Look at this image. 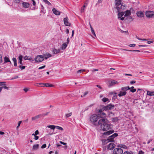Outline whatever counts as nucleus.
<instances>
[{
	"label": "nucleus",
	"mask_w": 154,
	"mask_h": 154,
	"mask_svg": "<svg viewBox=\"0 0 154 154\" xmlns=\"http://www.w3.org/2000/svg\"><path fill=\"white\" fill-rule=\"evenodd\" d=\"M49 112H47L46 113L42 114V117L43 116H45L49 114Z\"/></svg>",
	"instance_id": "51"
},
{
	"label": "nucleus",
	"mask_w": 154,
	"mask_h": 154,
	"mask_svg": "<svg viewBox=\"0 0 154 154\" xmlns=\"http://www.w3.org/2000/svg\"><path fill=\"white\" fill-rule=\"evenodd\" d=\"M67 44L66 43H65L63 44L62 46L61 47L62 49H64L67 46Z\"/></svg>",
	"instance_id": "29"
},
{
	"label": "nucleus",
	"mask_w": 154,
	"mask_h": 154,
	"mask_svg": "<svg viewBox=\"0 0 154 154\" xmlns=\"http://www.w3.org/2000/svg\"><path fill=\"white\" fill-rule=\"evenodd\" d=\"M52 11L53 13L56 15H58L60 14V12L57 10L55 8H53L52 9Z\"/></svg>",
	"instance_id": "15"
},
{
	"label": "nucleus",
	"mask_w": 154,
	"mask_h": 154,
	"mask_svg": "<svg viewBox=\"0 0 154 154\" xmlns=\"http://www.w3.org/2000/svg\"><path fill=\"white\" fill-rule=\"evenodd\" d=\"M97 115L99 116V118L100 119L104 118L106 116V114L105 113L103 112L99 113L97 114Z\"/></svg>",
	"instance_id": "11"
},
{
	"label": "nucleus",
	"mask_w": 154,
	"mask_h": 154,
	"mask_svg": "<svg viewBox=\"0 0 154 154\" xmlns=\"http://www.w3.org/2000/svg\"><path fill=\"white\" fill-rule=\"evenodd\" d=\"M64 23L65 26H70L71 23L69 22L68 19L67 17H65L63 19Z\"/></svg>",
	"instance_id": "9"
},
{
	"label": "nucleus",
	"mask_w": 154,
	"mask_h": 154,
	"mask_svg": "<svg viewBox=\"0 0 154 154\" xmlns=\"http://www.w3.org/2000/svg\"><path fill=\"white\" fill-rule=\"evenodd\" d=\"M126 93H127V92L125 91H121L119 92L118 95L119 97H121L122 96H124L126 94Z\"/></svg>",
	"instance_id": "18"
},
{
	"label": "nucleus",
	"mask_w": 154,
	"mask_h": 154,
	"mask_svg": "<svg viewBox=\"0 0 154 154\" xmlns=\"http://www.w3.org/2000/svg\"><path fill=\"white\" fill-rule=\"evenodd\" d=\"M136 91V89H130V91L133 93L135 92Z\"/></svg>",
	"instance_id": "50"
},
{
	"label": "nucleus",
	"mask_w": 154,
	"mask_h": 154,
	"mask_svg": "<svg viewBox=\"0 0 154 154\" xmlns=\"http://www.w3.org/2000/svg\"><path fill=\"white\" fill-rule=\"evenodd\" d=\"M85 8L82 7L81 9V13H84L85 11Z\"/></svg>",
	"instance_id": "49"
},
{
	"label": "nucleus",
	"mask_w": 154,
	"mask_h": 154,
	"mask_svg": "<svg viewBox=\"0 0 154 154\" xmlns=\"http://www.w3.org/2000/svg\"><path fill=\"white\" fill-rule=\"evenodd\" d=\"M60 49H54L53 50V52L54 54H57L58 53H59L60 52Z\"/></svg>",
	"instance_id": "24"
},
{
	"label": "nucleus",
	"mask_w": 154,
	"mask_h": 154,
	"mask_svg": "<svg viewBox=\"0 0 154 154\" xmlns=\"http://www.w3.org/2000/svg\"><path fill=\"white\" fill-rule=\"evenodd\" d=\"M118 134L117 133H115L111 136H109L107 140H104L103 142V143H104V144L106 143H107L109 142H113L114 141V138L117 136Z\"/></svg>",
	"instance_id": "2"
},
{
	"label": "nucleus",
	"mask_w": 154,
	"mask_h": 154,
	"mask_svg": "<svg viewBox=\"0 0 154 154\" xmlns=\"http://www.w3.org/2000/svg\"><path fill=\"white\" fill-rule=\"evenodd\" d=\"M32 2H32L33 5L34 6H35L36 5V3H35V1L34 0H32Z\"/></svg>",
	"instance_id": "60"
},
{
	"label": "nucleus",
	"mask_w": 154,
	"mask_h": 154,
	"mask_svg": "<svg viewBox=\"0 0 154 154\" xmlns=\"http://www.w3.org/2000/svg\"><path fill=\"white\" fill-rule=\"evenodd\" d=\"M133 18L131 16L127 17L125 19V20H128V21L129 22L132 21L133 20Z\"/></svg>",
	"instance_id": "27"
},
{
	"label": "nucleus",
	"mask_w": 154,
	"mask_h": 154,
	"mask_svg": "<svg viewBox=\"0 0 154 154\" xmlns=\"http://www.w3.org/2000/svg\"><path fill=\"white\" fill-rule=\"evenodd\" d=\"M144 153L141 150H140L139 151L138 154H144Z\"/></svg>",
	"instance_id": "64"
},
{
	"label": "nucleus",
	"mask_w": 154,
	"mask_h": 154,
	"mask_svg": "<svg viewBox=\"0 0 154 154\" xmlns=\"http://www.w3.org/2000/svg\"><path fill=\"white\" fill-rule=\"evenodd\" d=\"M4 63H7L8 62H9L11 64V62L10 61L9 58L8 57L5 56L4 58Z\"/></svg>",
	"instance_id": "16"
},
{
	"label": "nucleus",
	"mask_w": 154,
	"mask_h": 154,
	"mask_svg": "<svg viewBox=\"0 0 154 154\" xmlns=\"http://www.w3.org/2000/svg\"><path fill=\"white\" fill-rule=\"evenodd\" d=\"M136 38L138 40H142V41H148V39L145 38H139L138 37L136 36Z\"/></svg>",
	"instance_id": "38"
},
{
	"label": "nucleus",
	"mask_w": 154,
	"mask_h": 154,
	"mask_svg": "<svg viewBox=\"0 0 154 154\" xmlns=\"http://www.w3.org/2000/svg\"><path fill=\"white\" fill-rule=\"evenodd\" d=\"M99 119L98 115L96 114L92 115L90 118V121L95 126L100 125L101 129L103 131H107L111 128V125L107 119H100L97 122V121Z\"/></svg>",
	"instance_id": "1"
},
{
	"label": "nucleus",
	"mask_w": 154,
	"mask_h": 154,
	"mask_svg": "<svg viewBox=\"0 0 154 154\" xmlns=\"http://www.w3.org/2000/svg\"><path fill=\"white\" fill-rule=\"evenodd\" d=\"M47 127L53 130H54L55 128V126L53 125H48Z\"/></svg>",
	"instance_id": "32"
},
{
	"label": "nucleus",
	"mask_w": 154,
	"mask_h": 154,
	"mask_svg": "<svg viewBox=\"0 0 154 154\" xmlns=\"http://www.w3.org/2000/svg\"><path fill=\"white\" fill-rule=\"evenodd\" d=\"M119 13L118 14V18H120L121 17L123 16L124 14L125 13L122 12H118Z\"/></svg>",
	"instance_id": "22"
},
{
	"label": "nucleus",
	"mask_w": 154,
	"mask_h": 154,
	"mask_svg": "<svg viewBox=\"0 0 154 154\" xmlns=\"http://www.w3.org/2000/svg\"><path fill=\"white\" fill-rule=\"evenodd\" d=\"M19 78V77L18 76H15V77H13V78H11V79L13 80V79H16L17 78Z\"/></svg>",
	"instance_id": "58"
},
{
	"label": "nucleus",
	"mask_w": 154,
	"mask_h": 154,
	"mask_svg": "<svg viewBox=\"0 0 154 154\" xmlns=\"http://www.w3.org/2000/svg\"><path fill=\"white\" fill-rule=\"evenodd\" d=\"M55 128L57 129L60 130L61 131H63V128L62 127L58 126H55Z\"/></svg>",
	"instance_id": "33"
},
{
	"label": "nucleus",
	"mask_w": 154,
	"mask_h": 154,
	"mask_svg": "<svg viewBox=\"0 0 154 154\" xmlns=\"http://www.w3.org/2000/svg\"><path fill=\"white\" fill-rule=\"evenodd\" d=\"M136 45L135 44H131L129 45V46L130 47H133L135 46Z\"/></svg>",
	"instance_id": "53"
},
{
	"label": "nucleus",
	"mask_w": 154,
	"mask_h": 154,
	"mask_svg": "<svg viewBox=\"0 0 154 154\" xmlns=\"http://www.w3.org/2000/svg\"><path fill=\"white\" fill-rule=\"evenodd\" d=\"M88 91H86L85 92L83 95H81V97H85V95H86L88 94Z\"/></svg>",
	"instance_id": "47"
},
{
	"label": "nucleus",
	"mask_w": 154,
	"mask_h": 154,
	"mask_svg": "<svg viewBox=\"0 0 154 154\" xmlns=\"http://www.w3.org/2000/svg\"><path fill=\"white\" fill-rule=\"evenodd\" d=\"M132 152L130 151H125L123 153V154H132Z\"/></svg>",
	"instance_id": "41"
},
{
	"label": "nucleus",
	"mask_w": 154,
	"mask_h": 154,
	"mask_svg": "<svg viewBox=\"0 0 154 154\" xmlns=\"http://www.w3.org/2000/svg\"><path fill=\"white\" fill-rule=\"evenodd\" d=\"M125 6L124 5H123V4L122 3L121 4V7L120 8V10H124L125 9ZM121 11V10H120V11Z\"/></svg>",
	"instance_id": "37"
},
{
	"label": "nucleus",
	"mask_w": 154,
	"mask_h": 154,
	"mask_svg": "<svg viewBox=\"0 0 154 154\" xmlns=\"http://www.w3.org/2000/svg\"><path fill=\"white\" fill-rule=\"evenodd\" d=\"M21 2L20 0H15L14 2L15 3L20 4V2Z\"/></svg>",
	"instance_id": "48"
},
{
	"label": "nucleus",
	"mask_w": 154,
	"mask_h": 154,
	"mask_svg": "<svg viewBox=\"0 0 154 154\" xmlns=\"http://www.w3.org/2000/svg\"><path fill=\"white\" fill-rule=\"evenodd\" d=\"M43 1L46 3L48 4V5H51V4L47 0H43Z\"/></svg>",
	"instance_id": "34"
},
{
	"label": "nucleus",
	"mask_w": 154,
	"mask_h": 154,
	"mask_svg": "<svg viewBox=\"0 0 154 154\" xmlns=\"http://www.w3.org/2000/svg\"><path fill=\"white\" fill-rule=\"evenodd\" d=\"M18 60L19 61L18 62V64H20V65H23V63L22 62L23 61V56L21 55H20L18 57Z\"/></svg>",
	"instance_id": "13"
},
{
	"label": "nucleus",
	"mask_w": 154,
	"mask_h": 154,
	"mask_svg": "<svg viewBox=\"0 0 154 154\" xmlns=\"http://www.w3.org/2000/svg\"><path fill=\"white\" fill-rule=\"evenodd\" d=\"M115 146L113 143H110L108 146L107 149L109 150H112L115 147Z\"/></svg>",
	"instance_id": "10"
},
{
	"label": "nucleus",
	"mask_w": 154,
	"mask_h": 154,
	"mask_svg": "<svg viewBox=\"0 0 154 154\" xmlns=\"http://www.w3.org/2000/svg\"><path fill=\"white\" fill-rule=\"evenodd\" d=\"M2 62V55L0 54V64Z\"/></svg>",
	"instance_id": "52"
},
{
	"label": "nucleus",
	"mask_w": 154,
	"mask_h": 154,
	"mask_svg": "<svg viewBox=\"0 0 154 154\" xmlns=\"http://www.w3.org/2000/svg\"><path fill=\"white\" fill-rule=\"evenodd\" d=\"M104 103L109 100V99L108 98L104 97L102 99Z\"/></svg>",
	"instance_id": "36"
},
{
	"label": "nucleus",
	"mask_w": 154,
	"mask_h": 154,
	"mask_svg": "<svg viewBox=\"0 0 154 154\" xmlns=\"http://www.w3.org/2000/svg\"><path fill=\"white\" fill-rule=\"evenodd\" d=\"M137 15L138 17L141 18L144 17V14L143 12L140 11L137 13Z\"/></svg>",
	"instance_id": "14"
},
{
	"label": "nucleus",
	"mask_w": 154,
	"mask_h": 154,
	"mask_svg": "<svg viewBox=\"0 0 154 154\" xmlns=\"http://www.w3.org/2000/svg\"><path fill=\"white\" fill-rule=\"evenodd\" d=\"M44 59V56L43 55H38L35 58L36 62H40L42 61Z\"/></svg>",
	"instance_id": "5"
},
{
	"label": "nucleus",
	"mask_w": 154,
	"mask_h": 154,
	"mask_svg": "<svg viewBox=\"0 0 154 154\" xmlns=\"http://www.w3.org/2000/svg\"><path fill=\"white\" fill-rule=\"evenodd\" d=\"M43 85H44L46 87H53L54 86V85L51 84L49 83H44V84H43Z\"/></svg>",
	"instance_id": "23"
},
{
	"label": "nucleus",
	"mask_w": 154,
	"mask_h": 154,
	"mask_svg": "<svg viewBox=\"0 0 154 154\" xmlns=\"http://www.w3.org/2000/svg\"><path fill=\"white\" fill-rule=\"evenodd\" d=\"M6 83V82H0V86L5 85Z\"/></svg>",
	"instance_id": "43"
},
{
	"label": "nucleus",
	"mask_w": 154,
	"mask_h": 154,
	"mask_svg": "<svg viewBox=\"0 0 154 154\" xmlns=\"http://www.w3.org/2000/svg\"><path fill=\"white\" fill-rule=\"evenodd\" d=\"M22 65H20L18 66V67L20 68L21 70H23L25 69L26 68V66H22Z\"/></svg>",
	"instance_id": "39"
},
{
	"label": "nucleus",
	"mask_w": 154,
	"mask_h": 154,
	"mask_svg": "<svg viewBox=\"0 0 154 154\" xmlns=\"http://www.w3.org/2000/svg\"><path fill=\"white\" fill-rule=\"evenodd\" d=\"M72 115V112H70L68 114H67L65 115V116L66 118L69 117L71 116Z\"/></svg>",
	"instance_id": "40"
},
{
	"label": "nucleus",
	"mask_w": 154,
	"mask_h": 154,
	"mask_svg": "<svg viewBox=\"0 0 154 154\" xmlns=\"http://www.w3.org/2000/svg\"><path fill=\"white\" fill-rule=\"evenodd\" d=\"M118 82L117 81L114 80H112L110 82H109L108 84V85L109 87H111L113 85L116 84H118Z\"/></svg>",
	"instance_id": "8"
},
{
	"label": "nucleus",
	"mask_w": 154,
	"mask_h": 154,
	"mask_svg": "<svg viewBox=\"0 0 154 154\" xmlns=\"http://www.w3.org/2000/svg\"><path fill=\"white\" fill-rule=\"evenodd\" d=\"M131 12L130 11L127 10L125 11V14L124 15L125 17H126L128 16H129L131 14Z\"/></svg>",
	"instance_id": "21"
},
{
	"label": "nucleus",
	"mask_w": 154,
	"mask_h": 154,
	"mask_svg": "<svg viewBox=\"0 0 154 154\" xmlns=\"http://www.w3.org/2000/svg\"><path fill=\"white\" fill-rule=\"evenodd\" d=\"M28 89L27 88H24L23 89V90L25 92H26L28 91Z\"/></svg>",
	"instance_id": "63"
},
{
	"label": "nucleus",
	"mask_w": 154,
	"mask_h": 154,
	"mask_svg": "<svg viewBox=\"0 0 154 154\" xmlns=\"http://www.w3.org/2000/svg\"><path fill=\"white\" fill-rule=\"evenodd\" d=\"M145 15L147 18H154V12L150 11H146Z\"/></svg>",
	"instance_id": "3"
},
{
	"label": "nucleus",
	"mask_w": 154,
	"mask_h": 154,
	"mask_svg": "<svg viewBox=\"0 0 154 154\" xmlns=\"http://www.w3.org/2000/svg\"><path fill=\"white\" fill-rule=\"evenodd\" d=\"M12 60L14 62V66H17V60L16 58L13 57L12 59Z\"/></svg>",
	"instance_id": "26"
},
{
	"label": "nucleus",
	"mask_w": 154,
	"mask_h": 154,
	"mask_svg": "<svg viewBox=\"0 0 154 154\" xmlns=\"http://www.w3.org/2000/svg\"><path fill=\"white\" fill-rule=\"evenodd\" d=\"M39 147L38 144L34 145L32 147L33 149L34 150H36Z\"/></svg>",
	"instance_id": "28"
},
{
	"label": "nucleus",
	"mask_w": 154,
	"mask_h": 154,
	"mask_svg": "<svg viewBox=\"0 0 154 154\" xmlns=\"http://www.w3.org/2000/svg\"><path fill=\"white\" fill-rule=\"evenodd\" d=\"M115 5L116 6L115 8L117 9V12L120 11V7L119 6L121 4L122 0H115Z\"/></svg>",
	"instance_id": "4"
},
{
	"label": "nucleus",
	"mask_w": 154,
	"mask_h": 154,
	"mask_svg": "<svg viewBox=\"0 0 154 154\" xmlns=\"http://www.w3.org/2000/svg\"><path fill=\"white\" fill-rule=\"evenodd\" d=\"M24 59L25 60H29L28 57L26 56H25L24 57Z\"/></svg>",
	"instance_id": "59"
},
{
	"label": "nucleus",
	"mask_w": 154,
	"mask_h": 154,
	"mask_svg": "<svg viewBox=\"0 0 154 154\" xmlns=\"http://www.w3.org/2000/svg\"><path fill=\"white\" fill-rule=\"evenodd\" d=\"M130 89V88L128 87H122L121 88V90L122 91H127L128 90Z\"/></svg>",
	"instance_id": "30"
},
{
	"label": "nucleus",
	"mask_w": 154,
	"mask_h": 154,
	"mask_svg": "<svg viewBox=\"0 0 154 154\" xmlns=\"http://www.w3.org/2000/svg\"><path fill=\"white\" fill-rule=\"evenodd\" d=\"M44 56L45 59H47L48 58L51 57V55L50 54L46 53L44 54Z\"/></svg>",
	"instance_id": "25"
},
{
	"label": "nucleus",
	"mask_w": 154,
	"mask_h": 154,
	"mask_svg": "<svg viewBox=\"0 0 154 154\" xmlns=\"http://www.w3.org/2000/svg\"><path fill=\"white\" fill-rule=\"evenodd\" d=\"M41 117H42V114L38 115L35 116V117H32V121H33Z\"/></svg>",
	"instance_id": "19"
},
{
	"label": "nucleus",
	"mask_w": 154,
	"mask_h": 154,
	"mask_svg": "<svg viewBox=\"0 0 154 154\" xmlns=\"http://www.w3.org/2000/svg\"><path fill=\"white\" fill-rule=\"evenodd\" d=\"M118 119L117 117H115L113 118L112 119V121L113 122H116L118 121Z\"/></svg>",
	"instance_id": "35"
},
{
	"label": "nucleus",
	"mask_w": 154,
	"mask_h": 154,
	"mask_svg": "<svg viewBox=\"0 0 154 154\" xmlns=\"http://www.w3.org/2000/svg\"><path fill=\"white\" fill-rule=\"evenodd\" d=\"M45 67V66L44 65V66H41V67H39L38 68V69H41L44 68Z\"/></svg>",
	"instance_id": "61"
},
{
	"label": "nucleus",
	"mask_w": 154,
	"mask_h": 154,
	"mask_svg": "<svg viewBox=\"0 0 154 154\" xmlns=\"http://www.w3.org/2000/svg\"><path fill=\"white\" fill-rule=\"evenodd\" d=\"M43 84H44V83H38L36 84H35V85L37 86H41L42 87V85H43Z\"/></svg>",
	"instance_id": "42"
},
{
	"label": "nucleus",
	"mask_w": 154,
	"mask_h": 154,
	"mask_svg": "<svg viewBox=\"0 0 154 154\" xmlns=\"http://www.w3.org/2000/svg\"><path fill=\"white\" fill-rule=\"evenodd\" d=\"M46 147V144H44L42 146L41 148H45Z\"/></svg>",
	"instance_id": "55"
},
{
	"label": "nucleus",
	"mask_w": 154,
	"mask_h": 154,
	"mask_svg": "<svg viewBox=\"0 0 154 154\" xmlns=\"http://www.w3.org/2000/svg\"><path fill=\"white\" fill-rule=\"evenodd\" d=\"M85 69H80L77 72V73H79V72H84L85 71Z\"/></svg>",
	"instance_id": "44"
},
{
	"label": "nucleus",
	"mask_w": 154,
	"mask_h": 154,
	"mask_svg": "<svg viewBox=\"0 0 154 154\" xmlns=\"http://www.w3.org/2000/svg\"><path fill=\"white\" fill-rule=\"evenodd\" d=\"M22 122V121H20L18 122L17 126V129L18 128L20 127V125L21 124Z\"/></svg>",
	"instance_id": "45"
},
{
	"label": "nucleus",
	"mask_w": 154,
	"mask_h": 154,
	"mask_svg": "<svg viewBox=\"0 0 154 154\" xmlns=\"http://www.w3.org/2000/svg\"><path fill=\"white\" fill-rule=\"evenodd\" d=\"M114 132L113 130H110L108 131H107L106 132H105L103 133V134L105 135H110L111 134H112Z\"/></svg>",
	"instance_id": "17"
},
{
	"label": "nucleus",
	"mask_w": 154,
	"mask_h": 154,
	"mask_svg": "<svg viewBox=\"0 0 154 154\" xmlns=\"http://www.w3.org/2000/svg\"><path fill=\"white\" fill-rule=\"evenodd\" d=\"M147 95L149 96H154V91H147Z\"/></svg>",
	"instance_id": "20"
},
{
	"label": "nucleus",
	"mask_w": 154,
	"mask_h": 154,
	"mask_svg": "<svg viewBox=\"0 0 154 154\" xmlns=\"http://www.w3.org/2000/svg\"><path fill=\"white\" fill-rule=\"evenodd\" d=\"M123 152V150L119 148L115 149L113 151V154H122Z\"/></svg>",
	"instance_id": "6"
},
{
	"label": "nucleus",
	"mask_w": 154,
	"mask_h": 154,
	"mask_svg": "<svg viewBox=\"0 0 154 154\" xmlns=\"http://www.w3.org/2000/svg\"><path fill=\"white\" fill-rule=\"evenodd\" d=\"M23 7L25 8H28L29 7L30 4L29 3L23 2L22 3Z\"/></svg>",
	"instance_id": "12"
},
{
	"label": "nucleus",
	"mask_w": 154,
	"mask_h": 154,
	"mask_svg": "<svg viewBox=\"0 0 154 154\" xmlns=\"http://www.w3.org/2000/svg\"><path fill=\"white\" fill-rule=\"evenodd\" d=\"M39 134V132L38 130H36L35 132V135H37Z\"/></svg>",
	"instance_id": "54"
},
{
	"label": "nucleus",
	"mask_w": 154,
	"mask_h": 154,
	"mask_svg": "<svg viewBox=\"0 0 154 154\" xmlns=\"http://www.w3.org/2000/svg\"><path fill=\"white\" fill-rule=\"evenodd\" d=\"M115 106L112 104H109L106 106L104 107V110H109L113 109L115 107Z\"/></svg>",
	"instance_id": "7"
},
{
	"label": "nucleus",
	"mask_w": 154,
	"mask_h": 154,
	"mask_svg": "<svg viewBox=\"0 0 154 154\" xmlns=\"http://www.w3.org/2000/svg\"><path fill=\"white\" fill-rule=\"evenodd\" d=\"M125 50V51H136V52H140V51L138 50Z\"/></svg>",
	"instance_id": "46"
},
{
	"label": "nucleus",
	"mask_w": 154,
	"mask_h": 154,
	"mask_svg": "<svg viewBox=\"0 0 154 154\" xmlns=\"http://www.w3.org/2000/svg\"><path fill=\"white\" fill-rule=\"evenodd\" d=\"M118 147L123 148L124 149H126L127 148V146L124 144H121V145H119Z\"/></svg>",
	"instance_id": "31"
},
{
	"label": "nucleus",
	"mask_w": 154,
	"mask_h": 154,
	"mask_svg": "<svg viewBox=\"0 0 154 154\" xmlns=\"http://www.w3.org/2000/svg\"><path fill=\"white\" fill-rule=\"evenodd\" d=\"M39 138V137L38 136L36 135L35 136V137L34 138V139L35 140H38Z\"/></svg>",
	"instance_id": "56"
},
{
	"label": "nucleus",
	"mask_w": 154,
	"mask_h": 154,
	"mask_svg": "<svg viewBox=\"0 0 154 154\" xmlns=\"http://www.w3.org/2000/svg\"><path fill=\"white\" fill-rule=\"evenodd\" d=\"M91 31L92 33L94 34L95 32H94V29H93L92 27H91Z\"/></svg>",
	"instance_id": "57"
},
{
	"label": "nucleus",
	"mask_w": 154,
	"mask_h": 154,
	"mask_svg": "<svg viewBox=\"0 0 154 154\" xmlns=\"http://www.w3.org/2000/svg\"><path fill=\"white\" fill-rule=\"evenodd\" d=\"M60 143L61 144H62L63 145H66V143H64L62 141H60Z\"/></svg>",
	"instance_id": "62"
}]
</instances>
